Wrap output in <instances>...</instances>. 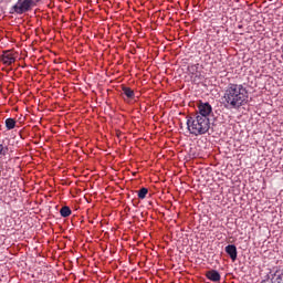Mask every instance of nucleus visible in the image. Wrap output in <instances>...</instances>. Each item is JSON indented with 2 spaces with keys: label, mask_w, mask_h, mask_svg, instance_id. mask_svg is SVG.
Instances as JSON below:
<instances>
[{
  "label": "nucleus",
  "mask_w": 283,
  "mask_h": 283,
  "mask_svg": "<svg viewBox=\"0 0 283 283\" xmlns=\"http://www.w3.org/2000/svg\"><path fill=\"white\" fill-rule=\"evenodd\" d=\"M221 101L227 109H240L249 103V91L242 84L230 83L224 88Z\"/></svg>",
  "instance_id": "obj_1"
},
{
  "label": "nucleus",
  "mask_w": 283,
  "mask_h": 283,
  "mask_svg": "<svg viewBox=\"0 0 283 283\" xmlns=\"http://www.w3.org/2000/svg\"><path fill=\"white\" fill-rule=\"evenodd\" d=\"M187 129L192 136H203L211 129V120L197 115L187 117Z\"/></svg>",
  "instance_id": "obj_2"
},
{
  "label": "nucleus",
  "mask_w": 283,
  "mask_h": 283,
  "mask_svg": "<svg viewBox=\"0 0 283 283\" xmlns=\"http://www.w3.org/2000/svg\"><path fill=\"white\" fill-rule=\"evenodd\" d=\"M41 0H18V2L13 6V10L17 14H23L24 12L30 11L36 3Z\"/></svg>",
  "instance_id": "obj_3"
},
{
  "label": "nucleus",
  "mask_w": 283,
  "mask_h": 283,
  "mask_svg": "<svg viewBox=\"0 0 283 283\" xmlns=\"http://www.w3.org/2000/svg\"><path fill=\"white\" fill-rule=\"evenodd\" d=\"M211 112H213V108L211 107V104L209 103H200L198 105V112L195 116H199V118H209L211 116Z\"/></svg>",
  "instance_id": "obj_4"
},
{
  "label": "nucleus",
  "mask_w": 283,
  "mask_h": 283,
  "mask_svg": "<svg viewBox=\"0 0 283 283\" xmlns=\"http://www.w3.org/2000/svg\"><path fill=\"white\" fill-rule=\"evenodd\" d=\"M1 61L3 65H12L17 61V57H14V53L11 51H4L1 55Z\"/></svg>",
  "instance_id": "obj_5"
},
{
  "label": "nucleus",
  "mask_w": 283,
  "mask_h": 283,
  "mask_svg": "<svg viewBox=\"0 0 283 283\" xmlns=\"http://www.w3.org/2000/svg\"><path fill=\"white\" fill-rule=\"evenodd\" d=\"M207 280H210V282H220L221 277L220 272L218 270H209L206 272Z\"/></svg>",
  "instance_id": "obj_6"
},
{
  "label": "nucleus",
  "mask_w": 283,
  "mask_h": 283,
  "mask_svg": "<svg viewBox=\"0 0 283 283\" xmlns=\"http://www.w3.org/2000/svg\"><path fill=\"white\" fill-rule=\"evenodd\" d=\"M226 253L229 254L232 262H235V260H238V248H235V245H233V244L227 245Z\"/></svg>",
  "instance_id": "obj_7"
},
{
  "label": "nucleus",
  "mask_w": 283,
  "mask_h": 283,
  "mask_svg": "<svg viewBox=\"0 0 283 283\" xmlns=\"http://www.w3.org/2000/svg\"><path fill=\"white\" fill-rule=\"evenodd\" d=\"M272 283H282L283 282V271L274 268V273L271 277Z\"/></svg>",
  "instance_id": "obj_8"
},
{
  "label": "nucleus",
  "mask_w": 283,
  "mask_h": 283,
  "mask_svg": "<svg viewBox=\"0 0 283 283\" xmlns=\"http://www.w3.org/2000/svg\"><path fill=\"white\" fill-rule=\"evenodd\" d=\"M7 129L10 132L17 127V120L14 118H7L4 122Z\"/></svg>",
  "instance_id": "obj_9"
},
{
  "label": "nucleus",
  "mask_w": 283,
  "mask_h": 283,
  "mask_svg": "<svg viewBox=\"0 0 283 283\" xmlns=\"http://www.w3.org/2000/svg\"><path fill=\"white\" fill-rule=\"evenodd\" d=\"M60 216H62V218H70V216H72V210L70 207L64 206L60 210Z\"/></svg>",
  "instance_id": "obj_10"
},
{
  "label": "nucleus",
  "mask_w": 283,
  "mask_h": 283,
  "mask_svg": "<svg viewBox=\"0 0 283 283\" xmlns=\"http://www.w3.org/2000/svg\"><path fill=\"white\" fill-rule=\"evenodd\" d=\"M122 92L125 96H127L128 98H134L135 94H134V90L127 87V86H123L122 87Z\"/></svg>",
  "instance_id": "obj_11"
},
{
  "label": "nucleus",
  "mask_w": 283,
  "mask_h": 283,
  "mask_svg": "<svg viewBox=\"0 0 283 283\" xmlns=\"http://www.w3.org/2000/svg\"><path fill=\"white\" fill-rule=\"evenodd\" d=\"M147 193H149V190L147 188H142L138 191V198L139 200H145V198H147Z\"/></svg>",
  "instance_id": "obj_12"
},
{
  "label": "nucleus",
  "mask_w": 283,
  "mask_h": 283,
  "mask_svg": "<svg viewBox=\"0 0 283 283\" xmlns=\"http://www.w3.org/2000/svg\"><path fill=\"white\" fill-rule=\"evenodd\" d=\"M8 146L0 144V156H7L8 155Z\"/></svg>",
  "instance_id": "obj_13"
}]
</instances>
